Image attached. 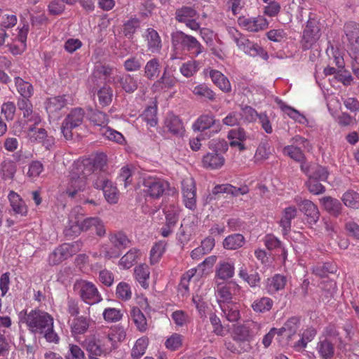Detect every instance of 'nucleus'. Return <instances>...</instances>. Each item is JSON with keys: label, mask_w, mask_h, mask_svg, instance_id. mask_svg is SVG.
<instances>
[{"label": "nucleus", "mask_w": 359, "mask_h": 359, "mask_svg": "<svg viewBox=\"0 0 359 359\" xmlns=\"http://www.w3.org/2000/svg\"><path fill=\"white\" fill-rule=\"evenodd\" d=\"M118 81L121 87L126 93H133L138 87V79L130 74L119 76Z\"/></svg>", "instance_id": "nucleus-44"}, {"label": "nucleus", "mask_w": 359, "mask_h": 359, "mask_svg": "<svg viewBox=\"0 0 359 359\" xmlns=\"http://www.w3.org/2000/svg\"><path fill=\"white\" fill-rule=\"evenodd\" d=\"M301 170L309 177L321 181H325L329 175V172L325 167L318 164H309L302 163Z\"/></svg>", "instance_id": "nucleus-18"}, {"label": "nucleus", "mask_w": 359, "mask_h": 359, "mask_svg": "<svg viewBox=\"0 0 359 359\" xmlns=\"http://www.w3.org/2000/svg\"><path fill=\"white\" fill-rule=\"evenodd\" d=\"M298 328L299 319L292 317L288 319L281 328L277 329V334L290 338L297 332Z\"/></svg>", "instance_id": "nucleus-35"}, {"label": "nucleus", "mask_w": 359, "mask_h": 359, "mask_svg": "<svg viewBox=\"0 0 359 359\" xmlns=\"http://www.w3.org/2000/svg\"><path fill=\"white\" fill-rule=\"evenodd\" d=\"M177 82L175 77L165 69L159 79L152 86L154 91H166L173 88Z\"/></svg>", "instance_id": "nucleus-27"}, {"label": "nucleus", "mask_w": 359, "mask_h": 359, "mask_svg": "<svg viewBox=\"0 0 359 359\" xmlns=\"http://www.w3.org/2000/svg\"><path fill=\"white\" fill-rule=\"evenodd\" d=\"M83 313V315L74 317L70 323V330L73 337L86 333L93 322L89 306L86 307Z\"/></svg>", "instance_id": "nucleus-11"}, {"label": "nucleus", "mask_w": 359, "mask_h": 359, "mask_svg": "<svg viewBox=\"0 0 359 359\" xmlns=\"http://www.w3.org/2000/svg\"><path fill=\"white\" fill-rule=\"evenodd\" d=\"M81 208H74L69 215L68 226L65 230V233L66 236L75 237L81 233V232L82 231L81 222Z\"/></svg>", "instance_id": "nucleus-16"}, {"label": "nucleus", "mask_w": 359, "mask_h": 359, "mask_svg": "<svg viewBox=\"0 0 359 359\" xmlns=\"http://www.w3.org/2000/svg\"><path fill=\"white\" fill-rule=\"evenodd\" d=\"M170 184L165 180L154 175H145L142 177V192L146 197L158 199L163 196Z\"/></svg>", "instance_id": "nucleus-5"}, {"label": "nucleus", "mask_w": 359, "mask_h": 359, "mask_svg": "<svg viewBox=\"0 0 359 359\" xmlns=\"http://www.w3.org/2000/svg\"><path fill=\"white\" fill-rule=\"evenodd\" d=\"M69 103L66 95L49 98L46 103V109L50 117L55 118L58 112Z\"/></svg>", "instance_id": "nucleus-21"}, {"label": "nucleus", "mask_w": 359, "mask_h": 359, "mask_svg": "<svg viewBox=\"0 0 359 359\" xmlns=\"http://www.w3.org/2000/svg\"><path fill=\"white\" fill-rule=\"evenodd\" d=\"M84 111L81 108H75L64 119L61 132L66 140H71L73 134L72 130L81 126L84 119Z\"/></svg>", "instance_id": "nucleus-9"}, {"label": "nucleus", "mask_w": 359, "mask_h": 359, "mask_svg": "<svg viewBox=\"0 0 359 359\" xmlns=\"http://www.w3.org/2000/svg\"><path fill=\"white\" fill-rule=\"evenodd\" d=\"M27 137L32 143L42 142L48 137L47 132L44 128H36V126L32 124L27 128Z\"/></svg>", "instance_id": "nucleus-39"}, {"label": "nucleus", "mask_w": 359, "mask_h": 359, "mask_svg": "<svg viewBox=\"0 0 359 359\" xmlns=\"http://www.w3.org/2000/svg\"><path fill=\"white\" fill-rule=\"evenodd\" d=\"M77 246L76 250H73L74 245H71L67 243H65L56 248L48 257V262L51 265H56L60 263L67 257L71 256L73 253H75L76 250H79L81 245L79 243H75Z\"/></svg>", "instance_id": "nucleus-17"}, {"label": "nucleus", "mask_w": 359, "mask_h": 359, "mask_svg": "<svg viewBox=\"0 0 359 359\" xmlns=\"http://www.w3.org/2000/svg\"><path fill=\"white\" fill-rule=\"evenodd\" d=\"M238 47L245 53L252 57L259 56L265 60L269 58L267 53L261 46L257 43L250 41L245 37L240 41Z\"/></svg>", "instance_id": "nucleus-19"}, {"label": "nucleus", "mask_w": 359, "mask_h": 359, "mask_svg": "<svg viewBox=\"0 0 359 359\" xmlns=\"http://www.w3.org/2000/svg\"><path fill=\"white\" fill-rule=\"evenodd\" d=\"M297 215V209L295 206L290 205L283 209L279 225L282 228L284 236H287L291 230V221Z\"/></svg>", "instance_id": "nucleus-23"}, {"label": "nucleus", "mask_w": 359, "mask_h": 359, "mask_svg": "<svg viewBox=\"0 0 359 359\" xmlns=\"http://www.w3.org/2000/svg\"><path fill=\"white\" fill-rule=\"evenodd\" d=\"M217 121L212 114L201 115L194 122L193 128L195 130L203 131L216 125Z\"/></svg>", "instance_id": "nucleus-34"}, {"label": "nucleus", "mask_w": 359, "mask_h": 359, "mask_svg": "<svg viewBox=\"0 0 359 359\" xmlns=\"http://www.w3.org/2000/svg\"><path fill=\"white\" fill-rule=\"evenodd\" d=\"M283 152L285 156H289L295 161L300 162L301 164L305 163L304 161L305 158L304 154L297 147L294 145L286 146L283 148Z\"/></svg>", "instance_id": "nucleus-54"}, {"label": "nucleus", "mask_w": 359, "mask_h": 359, "mask_svg": "<svg viewBox=\"0 0 359 359\" xmlns=\"http://www.w3.org/2000/svg\"><path fill=\"white\" fill-rule=\"evenodd\" d=\"M20 312V320L26 324L30 332L34 334H42L49 343L58 344L60 337L54 330V319L48 313L33 309L29 313Z\"/></svg>", "instance_id": "nucleus-1"}, {"label": "nucleus", "mask_w": 359, "mask_h": 359, "mask_svg": "<svg viewBox=\"0 0 359 359\" xmlns=\"http://www.w3.org/2000/svg\"><path fill=\"white\" fill-rule=\"evenodd\" d=\"M148 339L147 337H141L138 339L131 351V356L135 359H139L142 357L147 348Z\"/></svg>", "instance_id": "nucleus-53"}, {"label": "nucleus", "mask_w": 359, "mask_h": 359, "mask_svg": "<svg viewBox=\"0 0 359 359\" xmlns=\"http://www.w3.org/2000/svg\"><path fill=\"white\" fill-rule=\"evenodd\" d=\"M86 348L87 351L89 352L91 355L95 356L105 355L96 337L86 340Z\"/></svg>", "instance_id": "nucleus-62"}, {"label": "nucleus", "mask_w": 359, "mask_h": 359, "mask_svg": "<svg viewBox=\"0 0 359 359\" xmlns=\"http://www.w3.org/2000/svg\"><path fill=\"white\" fill-rule=\"evenodd\" d=\"M238 276L245 280L251 287H255L260 281L259 275L257 272L248 274L244 266L241 267Z\"/></svg>", "instance_id": "nucleus-63"}, {"label": "nucleus", "mask_w": 359, "mask_h": 359, "mask_svg": "<svg viewBox=\"0 0 359 359\" xmlns=\"http://www.w3.org/2000/svg\"><path fill=\"white\" fill-rule=\"evenodd\" d=\"M234 262L231 260L219 261L216 266L215 276L226 280L234 276Z\"/></svg>", "instance_id": "nucleus-26"}, {"label": "nucleus", "mask_w": 359, "mask_h": 359, "mask_svg": "<svg viewBox=\"0 0 359 359\" xmlns=\"http://www.w3.org/2000/svg\"><path fill=\"white\" fill-rule=\"evenodd\" d=\"M172 45L187 52L191 57H196L203 52L205 48L199 41L191 35L182 31H177L171 34Z\"/></svg>", "instance_id": "nucleus-4"}, {"label": "nucleus", "mask_w": 359, "mask_h": 359, "mask_svg": "<svg viewBox=\"0 0 359 359\" xmlns=\"http://www.w3.org/2000/svg\"><path fill=\"white\" fill-rule=\"evenodd\" d=\"M65 359H85V353L78 345L69 344Z\"/></svg>", "instance_id": "nucleus-64"}, {"label": "nucleus", "mask_w": 359, "mask_h": 359, "mask_svg": "<svg viewBox=\"0 0 359 359\" xmlns=\"http://www.w3.org/2000/svg\"><path fill=\"white\" fill-rule=\"evenodd\" d=\"M180 210L175 205H170L164 210L165 215V223L168 226L175 227L179 219Z\"/></svg>", "instance_id": "nucleus-55"}, {"label": "nucleus", "mask_w": 359, "mask_h": 359, "mask_svg": "<svg viewBox=\"0 0 359 359\" xmlns=\"http://www.w3.org/2000/svg\"><path fill=\"white\" fill-rule=\"evenodd\" d=\"M244 236L241 233H233L226 237L223 241V247L229 250H235L245 244Z\"/></svg>", "instance_id": "nucleus-37"}, {"label": "nucleus", "mask_w": 359, "mask_h": 359, "mask_svg": "<svg viewBox=\"0 0 359 359\" xmlns=\"http://www.w3.org/2000/svg\"><path fill=\"white\" fill-rule=\"evenodd\" d=\"M141 257V252L137 248L130 249L118 262L121 269H128L137 262Z\"/></svg>", "instance_id": "nucleus-30"}, {"label": "nucleus", "mask_w": 359, "mask_h": 359, "mask_svg": "<svg viewBox=\"0 0 359 359\" xmlns=\"http://www.w3.org/2000/svg\"><path fill=\"white\" fill-rule=\"evenodd\" d=\"M97 168H99V163L96 162V157L93 162L86 159L74 163L70 171L67 194L71 197H74L79 192L85 191L88 180L93 182L96 179L92 176V174Z\"/></svg>", "instance_id": "nucleus-2"}, {"label": "nucleus", "mask_w": 359, "mask_h": 359, "mask_svg": "<svg viewBox=\"0 0 359 359\" xmlns=\"http://www.w3.org/2000/svg\"><path fill=\"white\" fill-rule=\"evenodd\" d=\"M109 243L115 246L118 250L120 248H126L130 243V240L122 232L110 234L109 236Z\"/></svg>", "instance_id": "nucleus-51"}, {"label": "nucleus", "mask_w": 359, "mask_h": 359, "mask_svg": "<svg viewBox=\"0 0 359 359\" xmlns=\"http://www.w3.org/2000/svg\"><path fill=\"white\" fill-rule=\"evenodd\" d=\"M150 276V271L149 266L144 264L137 266L134 269V276L135 280L144 288L149 287V279Z\"/></svg>", "instance_id": "nucleus-33"}, {"label": "nucleus", "mask_w": 359, "mask_h": 359, "mask_svg": "<svg viewBox=\"0 0 359 359\" xmlns=\"http://www.w3.org/2000/svg\"><path fill=\"white\" fill-rule=\"evenodd\" d=\"M160 72V62L156 57L149 60L144 66V76L149 80H154L159 75Z\"/></svg>", "instance_id": "nucleus-43"}, {"label": "nucleus", "mask_w": 359, "mask_h": 359, "mask_svg": "<svg viewBox=\"0 0 359 359\" xmlns=\"http://www.w3.org/2000/svg\"><path fill=\"white\" fill-rule=\"evenodd\" d=\"M214 290L217 302L220 305V303L231 302L233 297L239 294L241 287L234 281L220 283L216 280Z\"/></svg>", "instance_id": "nucleus-7"}, {"label": "nucleus", "mask_w": 359, "mask_h": 359, "mask_svg": "<svg viewBox=\"0 0 359 359\" xmlns=\"http://www.w3.org/2000/svg\"><path fill=\"white\" fill-rule=\"evenodd\" d=\"M238 25L248 32H257L268 27L269 22L263 16L257 17H240L238 20Z\"/></svg>", "instance_id": "nucleus-15"}, {"label": "nucleus", "mask_w": 359, "mask_h": 359, "mask_svg": "<svg viewBox=\"0 0 359 359\" xmlns=\"http://www.w3.org/2000/svg\"><path fill=\"white\" fill-rule=\"evenodd\" d=\"M97 95L100 104L105 107L111 102L113 90L111 87L104 86L97 91Z\"/></svg>", "instance_id": "nucleus-56"}, {"label": "nucleus", "mask_w": 359, "mask_h": 359, "mask_svg": "<svg viewBox=\"0 0 359 359\" xmlns=\"http://www.w3.org/2000/svg\"><path fill=\"white\" fill-rule=\"evenodd\" d=\"M107 158L104 154H99L96 156V162L99 163V168L94 170L92 176L96 177L93 180V186L96 189H101L107 201L111 204H115L118 201V192L111 182L109 180L104 167Z\"/></svg>", "instance_id": "nucleus-3"}, {"label": "nucleus", "mask_w": 359, "mask_h": 359, "mask_svg": "<svg viewBox=\"0 0 359 359\" xmlns=\"http://www.w3.org/2000/svg\"><path fill=\"white\" fill-rule=\"evenodd\" d=\"M165 127L174 135H182L183 133V126L180 119L173 114L167 116Z\"/></svg>", "instance_id": "nucleus-42"}, {"label": "nucleus", "mask_w": 359, "mask_h": 359, "mask_svg": "<svg viewBox=\"0 0 359 359\" xmlns=\"http://www.w3.org/2000/svg\"><path fill=\"white\" fill-rule=\"evenodd\" d=\"M320 201L325 210L331 215L337 216L340 214L341 204L339 200L331 196H325L322 198Z\"/></svg>", "instance_id": "nucleus-36"}, {"label": "nucleus", "mask_w": 359, "mask_h": 359, "mask_svg": "<svg viewBox=\"0 0 359 359\" xmlns=\"http://www.w3.org/2000/svg\"><path fill=\"white\" fill-rule=\"evenodd\" d=\"M209 76L214 84L222 91L224 93L231 91V86L229 79L221 72L216 69H210Z\"/></svg>", "instance_id": "nucleus-29"}, {"label": "nucleus", "mask_w": 359, "mask_h": 359, "mask_svg": "<svg viewBox=\"0 0 359 359\" xmlns=\"http://www.w3.org/2000/svg\"><path fill=\"white\" fill-rule=\"evenodd\" d=\"M320 36V22L314 18H309L303 32L302 39L303 49L309 50L312 48L316 44Z\"/></svg>", "instance_id": "nucleus-8"}, {"label": "nucleus", "mask_w": 359, "mask_h": 359, "mask_svg": "<svg viewBox=\"0 0 359 359\" xmlns=\"http://www.w3.org/2000/svg\"><path fill=\"white\" fill-rule=\"evenodd\" d=\"M8 199L15 214L20 215L21 216L27 215L28 212L27 206L19 194L14 191H10Z\"/></svg>", "instance_id": "nucleus-25"}, {"label": "nucleus", "mask_w": 359, "mask_h": 359, "mask_svg": "<svg viewBox=\"0 0 359 359\" xmlns=\"http://www.w3.org/2000/svg\"><path fill=\"white\" fill-rule=\"evenodd\" d=\"M197 11L190 6H182L175 11V19L181 23H184L187 27L194 31H198L200 24L196 22Z\"/></svg>", "instance_id": "nucleus-10"}, {"label": "nucleus", "mask_w": 359, "mask_h": 359, "mask_svg": "<svg viewBox=\"0 0 359 359\" xmlns=\"http://www.w3.org/2000/svg\"><path fill=\"white\" fill-rule=\"evenodd\" d=\"M249 192V188L244 185L241 187H236L231 184H219L215 186L212 189L213 194H218L221 193H226L231 194L233 196H238L240 195H244Z\"/></svg>", "instance_id": "nucleus-28"}, {"label": "nucleus", "mask_w": 359, "mask_h": 359, "mask_svg": "<svg viewBox=\"0 0 359 359\" xmlns=\"http://www.w3.org/2000/svg\"><path fill=\"white\" fill-rule=\"evenodd\" d=\"M222 316L229 322H237L241 318L240 306L235 302L220 303Z\"/></svg>", "instance_id": "nucleus-24"}, {"label": "nucleus", "mask_w": 359, "mask_h": 359, "mask_svg": "<svg viewBox=\"0 0 359 359\" xmlns=\"http://www.w3.org/2000/svg\"><path fill=\"white\" fill-rule=\"evenodd\" d=\"M166 247V243L163 241H160L156 243L150 250V264L151 265L157 264L163 253L165 252Z\"/></svg>", "instance_id": "nucleus-48"}, {"label": "nucleus", "mask_w": 359, "mask_h": 359, "mask_svg": "<svg viewBox=\"0 0 359 359\" xmlns=\"http://www.w3.org/2000/svg\"><path fill=\"white\" fill-rule=\"evenodd\" d=\"M74 290L86 304L93 305L100 302L102 297L96 285L87 280H78L74 285Z\"/></svg>", "instance_id": "nucleus-6"}, {"label": "nucleus", "mask_w": 359, "mask_h": 359, "mask_svg": "<svg viewBox=\"0 0 359 359\" xmlns=\"http://www.w3.org/2000/svg\"><path fill=\"white\" fill-rule=\"evenodd\" d=\"M130 315L137 328L140 332H144L147 329V323L143 313L139 308L134 307L130 311Z\"/></svg>", "instance_id": "nucleus-49"}, {"label": "nucleus", "mask_w": 359, "mask_h": 359, "mask_svg": "<svg viewBox=\"0 0 359 359\" xmlns=\"http://www.w3.org/2000/svg\"><path fill=\"white\" fill-rule=\"evenodd\" d=\"M294 203L299 207V210L306 217L309 224H315L319 219L320 213L317 206L310 200L302 199L299 196L294 198Z\"/></svg>", "instance_id": "nucleus-14"}, {"label": "nucleus", "mask_w": 359, "mask_h": 359, "mask_svg": "<svg viewBox=\"0 0 359 359\" xmlns=\"http://www.w3.org/2000/svg\"><path fill=\"white\" fill-rule=\"evenodd\" d=\"M100 134L104 136L108 140L114 141L119 144L123 143L125 140L124 137L121 133L109 127H104L103 128H100Z\"/></svg>", "instance_id": "nucleus-60"}, {"label": "nucleus", "mask_w": 359, "mask_h": 359, "mask_svg": "<svg viewBox=\"0 0 359 359\" xmlns=\"http://www.w3.org/2000/svg\"><path fill=\"white\" fill-rule=\"evenodd\" d=\"M143 37L147 42V50L152 53H159L162 48L161 39L155 29L148 28L146 29Z\"/></svg>", "instance_id": "nucleus-20"}, {"label": "nucleus", "mask_w": 359, "mask_h": 359, "mask_svg": "<svg viewBox=\"0 0 359 359\" xmlns=\"http://www.w3.org/2000/svg\"><path fill=\"white\" fill-rule=\"evenodd\" d=\"M81 222L82 231L95 230L96 234L99 236H103L106 233L104 224L98 217L83 218V214L82 213Z\"/></svg>", "instance_id": "nucleus-22"}, {"label": "nucleus", "mask_w": 359, "mask_h": 359, "mask_svg": "<svg viewBox=\"0 0 359 359\" xmlns=\"http://www.w3.org/2000/svg\"><path fill=\"white\" fill-rule=\"evenodd\" d=\"M192 92L196 96L205 97L211 101L215 99V93L205 84L195 86Z\"/></svg>", "instance_id": "nucleus-59"}, {"label": "nucleus", "mask_w": 359, "mask_h": 359, "mask_svg": "<svg viewBox=\"0 0 359 359\" xmlns=\"http://www.w3.org/2000/svg\"><path fill=\"white\" fill-rule=\"evenodd\" d=\"M286 284L285 276L276 274L271 278H268L266 282V290L270 294H273L278 290H283Z\"/></svg>", "instance_id": "nucleus-38"}, {"label": "nucleus", "mask_w": 359, "mask_h": 359, "mask_svg": "<svg viewBox=\"0 0 359 359\" xmlns=\"http://www.w3.org/2000/svg\"><path fill=\"white\" fill-rule=\"evenodd\" d=\"M224 158L220 154L215 151L208 153L203 158L202 163L205 168L217 169L224 163Z\"/></svg>", "instance_id": "nucleus-32"}, {"label": "nucleus", "mask_w": 359, "mask_h": 359, "mask_svg": "<svg viewBox=\"0 0 359 359\" xmlns=\"http://www.w3.org/2000/svg\"><path fill=\"white\" fill-rule=\"evenodd\" d=\"M182 194L186 208L194 210L196 208V189L192 177H186L182 181Z\"/></svg>", "instance_id": "nucleus-12"}, {"label": "nucleus", "mask_w": 359, "mask_h": 359, "mask_svg": "<svg viewBox=\"0 0 359 359\" xmlns=\"http://www.w3.org/2000/svg\"><path fill=\"white\" fill-rule=\"evenodd\" d=\"M140 27V20L136 17H132L123 25V34L130 38L136 30Z\"/></svg>", "instance_id": "nucleus-61"}, {"label": "nucleus", "mask_w": 359, "mask_h": 359, "mask_svg": "<svg viewBox=\"0 0 359 359\" xmlns=\"http://www.w3.org/2000/svg\"><path fill=\"white\" fill-rule=\"evenodd\" d=\"M200 68V62L196 60H191L183 63L180 67V73L185 77L189 78L194 76Z\"/></svg>", "instance_id": "nucleus-50"}, {"label": "nucleus", "mask_w": 359, "mask_h": 359, "mask_svg": "<svg viewBox=\"0 0 359 359\" xmlns=\"http://www.w3.org/2000/svg\"><path fill=\"white\" fill-rule=\"evenodd\" d=\"M317 351L323 358L330 359L334 355V347L330 340L325 338L318 343Z\"/></svg>", "instance_id": "nucleus-45"}, {"label": "nucleus", "mask_w": 359, "mask_h": 359, "mask_svg": "<svg viewBox=\"0 0 359 359\" xmlns=\"http://www.w3.org/2000/svg\"><path fill=\"white\" fill-rule=\"evenodd\" d=\"M103 318L107 323H116L123 318V313L116 308H106L102 313Z\"/></svg>", "instance_id": "nucleus-57"}, {"label": "nucleus", "mask_w": 359, "mask_h": 359, "mask_svg": "<svg viewBox=\"0 0 359 359\" xmlns=\"http://www.w3.org/2000/svg\"><path fill=\"white\" fill-rule=\"evenodd\" d=\"M15 83L18 92L20 93L22 97L19 99H29L32 96L34 93V88L31 83L24 81L20 77L15 78Z\"/></svg>", "instance_id": "nucleus-40"}, {"label": "nucleus", "mask_w": 359, "mask_h": 359, "mask_svg": "<svg viewBox=\"0 0 359 359\" xmlns=\"http://www.w3.org/2000/svg\"><path fill=\"white\" fill-rule=\"evenodd\" d=\"M17 106L22 114L26 124L38 126L41 122V117L36 111L33 109L32 103L29 99H18Z\"/></svg>", "instance_id": "nucleus-13"}, {"label": "nucleus", "mask_w": 359, "mask_h": 359, "mask_svg": "<svg viewBox=\"0 0 359 359\" xmlns=\"http://www.w3.org/2000/svg\"><path fill=\"white\" fill-rule=\"evenodd\" d=\"M275 102L278 104L279 108L290 118L302 124H304L307 122L306 117L303 114H302L299 111L296 110L295 109L287 105L280 99L276 97L275 99Z\"/></svg>", "instance_id": "nucleus-31"}, {"label": "nucleus", "mask_w": 359, "mask_h": 359, "mask_svg": "<svg viewBox=\"0 0 359 359\" xmlns=\"http://www.w3.org/2000/svg\"><path fill=\"white\" fill-rule=\"evenodd\" d=\"M345 32L351 45L359 43V26L354 22H349L345 25Z\"/></svg>", "instance_id": "nucleus-52"}, {"label": "nucleus", "mask_w": 359, "mask_h": 359, "mask_svg": "<svg viewBox=\"0 0 359 359\" xmlns=\"http://www.w3.org/2000/svg\"><path fill=\"white\" fill-rule=\"evenodd\" d=\"M16 170L15 163L11 160H5L0 164V175L4 180H12Z\"/></svg>", "instance_id": "nucleus-46"}, {"label": "nucleus", "mask_w": 359, "mask_h": 359, "mask_svg": "<svg viewBox=\"0 0 359 359\" xmlns=\"http://www.w3.org/2000/svg\"><path fill=\"white\" fill-rule=\"evenodd\" d=\"M140 118L146 122L148 128L156 126L158 124L157 107L156 106L148 107L140 115Z\"/></svg>", "instance_id": "nucleus-47"}, {"label": "nucleus", "mask_w": 359, "mask_h": 359, "mask_svg": "<svg viewBox=\"0 0 359 359\" xmlns=\"http://www.w3.org/2000/svg\"><path fill=\"white\" fill-rule=\"evenodd\" d=\"M273 305V301L268 297H262L255 299L251 307L256 313H266L269 311Z\"/></svg>", "instance_id": "nucleus-41"}, {"label": "nucleus", "mask_w": 359, "mask_h": 359, "mask_svg": "<svg viewBox=\"0 0 359 359\" xmlns=\"http://www.w3.org/2000/svg\"><path fill=\"white\" fill-rule=\"evenodd\" d=\"M342 201L345 205L353 208H359V194L349 190L345 192L342 196Z\"/></svg>", "instance_id": "nucleus-58"}]
</instances>
